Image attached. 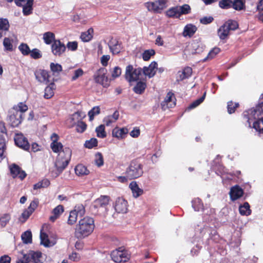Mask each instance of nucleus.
<instances>
[{
    "instance_id": "obj_1",
    "label": "nucleus",
    "mask_w": 263,
    "mask_h": 263,
    "mask_svg": "<svg viewBox=\"0 0 263 263\" xmlns=\"http://www.w3.org/2000/svg\"><path fill=\"white\" fill-rule=\"evenodd\" d=\"M243 117L248 126L254 128L260 137H263V102L255 108L243 112Z\"/></svg>"
},
{
    "instance_id": "obj_2",
    "label": "nucleus",
    "mask_w": 263,
    "mask_h": 263,
    "mask_svg": "<svg viewBox=\"0 0 263 263\" xmlns=\"http://www.w3.org/2000/svg\"><path fill=\"white\" fill-rule=\"evenodd\" d=\"M71 155V150L68 147H65L63 150V153L58 155L54 163L56 171L51 172L53 177L59 176L66 168L70 161Z\"/></svg>"
},
{
    "instance_id": "obj_3",
    "label": "nucleus",
    "mask_w": 263,
    "mask_h": 263,
    "mask_svg": "<svg viewBox=\"0 0 263 263\" xmlns=\"http://www.w3.org/2000/svg\"><path fill=\"white\" fill-rule=\"evenodd\" d=\"M95 228L94 220L89 217L81 219L75 229V236L79 239L84 238L89 236L93 232Z\"/></svg>"
},
{
    "instance_id": "obj_4",
    "label": "nucleus",
    "mask_w": 263,
    "mask_h": 263,
    "mask_svg": "<svg viewBox=\"0 0 263 263\" xmlns=\"http://www.w3.org/2000/svg\"><path fill=\"white\" fill-rule=\"evenodd\" d=\"M143 173V165L137 160H133L126 170V177L134 179L141 177Z\"/></svg>"
},
{
    "instance_id": "obj_5",
    "label": "nucleus",
    "mask_w": 263,
    "mask_h": 263,
    "mask_svg": "<svg viewBox=\"0 0 263 263\" xmlns=\"http://www.w3.org/2000/svg\"><path fill=\"white\" fill-rule=\"evenodd\" d=\"M238 27L237 22L233 20H228L225 22L218 30V35L220 40L226 39L231 31H234Z\"/></svg>"
},
{
    "instance_id": "obj_6",
    "label": "nucleus",
    "mask_w": 263,
    "mask_h": 263,
    "mask_svg": "<svg viewBox=\"0 0 263 263\" xmlns=\"http://www.w3.org/2000/svg\"><path fill=\"white\" fill-rule=\"evenodd\" d=\"M167 0H156L145 3L148 10L156 13H160L167 7Z\"/></svg>"
},
{
    "instance_id": "obj_7",
    "label": "nucleus",
    "mask_w": 263,
    "mask_h": 263,
    "mask_svg": "<svg viewBox=\"0 0 263 263\" xmlns=\"http://www.w3.org/2000/svg\"><path fill=\"white\" fill-rule=\"evenodd\" d=\"M141 73V68H134L133 65H129L126 67L125 78L129 83L136 82L139 79Z\"/></svg>"
},
{
    "instance_id": "obj_8",
    "label": "nucleus",
    "mask_w": 263,
    "mask_h": 263,
    "mask_svg": "<svg viewBox=\"0 0 263 263\" xmlns=\"http://www.w3.org/2000/svg\"><path fill=\"white\" fill-rule=\"evenodd\" d=\"M85 213V210L83 204H79L76 205L74 209L69 213L67 221L68 224L73 225L76 222L78 217L83 216Z\"/></svg>"
},
{
    "instance_id": "obj_9",
    "label": "nucleus",
    "mask_w": 263,
    "mask_h": 263,
    "mask_svg": "<svg viewBox=\"0 0 263 263\" xmlns=\"http://www.w3.org/2000/svg\"><path fill=\"white\" fill-rule=\"evenodd\" d=\"M110 256L112 260L116 262H125L128 259L126 251L122 248H119L112 251Z\"/></svg>"
},
{
    "instance_id": "obj_10",
    "label": "nucleus",
    "mask_w": 263,
    "mask_h": 263,
    "mask_svg": "<svg viewBox=\"0 0 263 263\" xmlns=\"http://www.w3.org/2000/svg\"><path fill=\"white\" fill-rule=\"evenodd\" d=\"M109 197L107 196H101L95 200L93 208L97 210V212L106 211V206L108 204Z\"/></svg>"
},
{
    "instance_id": "obj_11",
    "label": "nucleus",
    "mask_w": 263,
    "mask_h": 263,
    "mask_svg": "<svg viewBox=\"0 0 263 263\" xmlns=\"http://www.w3.org/2000/svg\"><path fill=\"white\" fill-rule=\"evenodd\" d=\"M41 256L40 252L30 251L28 254L24 255L23 259L18 261H23L25 263H42L40 260Z\"/></svg>"
},
{
    "instance_id": "obj_12",
    "label": "nucleus",
    "mask_w": 263,
    "mask_h": 263,
    "mask_svg": "<svg viewBox=\"0 0 263 263\" xmlns=\"http://www.w3.org/2000/svg\"><path fill=\"white\" fill-rule=\"evenodd\" d=\"M106 71L105 68H100L95 77L96 82L101 84L104 87H107L109 85L108 79L106 76Z\"/></svg>"
},
{
    "instance_id": "obj_13",
    "label": "nucleus",
    "mask_w": 263,
    "mask_h": 263,
    "mask_svg": "<svg viewBox=\"0 0 263 263\" xmlns=\"http://www.w3.org/2000/svg\"><path fill=\"white\" fill-rule=\"evenodd\" d=\"M51 51L53 55L61 57L65 51L66 47L59 40H54L51 45Z\"/></svg>"
},
{
    "instance_id": "obj_14",
    "label": "nucleus",
    "mask_w": 263,
    "mask_h": 263,
    "mask_svg": "<svg viewBox=\"0 0 263 263\" xmlns=\"http://www.w3.org/2000/svg\"><path fill=\"white\" fill-rule=\"evenodd\" d=\"M161 107L165 110L167 108H172L176 105V99L174 94L172 92H168L163 101L162 102Z\"/></svg>"
},
{
    "instance_id": "obj_15",
    "label": "nucleus",
    "mask_w": 263,
    "mask_h": 263,
    "mask_svg": "<svg viewBox=\"0 0 263 263\" xmlns=\"http://www.w3.org/2000/svg\"><path fill=\"white\" fill-rule=\"evenodd\" d=\"M9 169L11 175L13 178H18L21 180H23L26 177L27 175L25 171H22L21 168L15 164L10 165Z\"/></svg>"
},
{
    "instance_id": "obj_16",
    "label": "nucleus",
    "mask_w": 263,
    "mask_h": 263,
    "mask_svg": "<svg viewBox=\"0 0 263 263\" xmlns=\"http://www.w3.org/2000/svg\"><path fill=\"white\" fill-rule=\"evenodd\" d=\"M15 144L19 147L27 151L29 149L30 145L26 137L22 134H16L14 137Z\"/></svg>"
},
{
    "instance_id": "obj_17",
    "label": "nucleus",
    "mask_w": 263,
    "mask_h": 263,
    "mask_svg": "<svg viewBox=\"0 0 263 263\" xmlns=\"http://www.w3.org/2000/svg\"><path fill=\"white\" fill-rule=\"evenodd\" d=\"M157 69V62L153 61L148 66H144L142 69V72H143L144 76L151 78L155 75Z\"/></svg>"
},
{
    "instance_id": "obj_18",
    "label": "nucleus",
    "mask_w": 263,
    "mask_h": 263,
    "mask_svg": "<svg viewBox=\"0 0 263 263\" xmlns=\"http://www.w3.org/2000/svg\"><path fill=\"white\" fill-rule=\"evenodd\" d=\"M36 79L40 83L47 84L49 82V75L48 71L43 69H39L34 72Z\"/></svg>"
},
{
    "instance_id": "obj_19",
    "label": "nucleus",
    "mask_w": 263,
    "mask_h": 263,
    "mask_svg": "<svg viewBox=\"0 0 263 263\" xmlns=\"http://www.w3.org/2000/svg\"><path fill=\"white\" fill-rule=\"evenodd\" d=\"M229 194L231 200L235 201L242 196L243 191L239 185H236L231 188Z\"/></svg>"
},
{
    "instance_id": "obj_20",
    "label": "nucleus",
    "mask_w": 263,
    "mask_h": 263,
    "mask_svg": "<svg viewBox=\"0 0 263 263\" xmlns=\"http://www.w3.org/2000/svg\"><path fill=\"white\" fill-rule=\"evenodd\" d=\"M108 45L110 51L113 54H118L122 48L121 43L116 39L111 37L108 43Z\"/></svg>"
},
{
    "instance_id": "obj_21",
    "label": "nucleus",
    "mask_w": 263,
    "mask_h": 263,
    "mask_svg": "<svg viewBox=\"0 0 263 263\" xmlns=\"http://www.w3.org/2000/svg\"><path fill=\"white\" fill-rule=\"evenodd\" d=\"M115 209L118 213H125L127 211V202L122 198L117 199Z\"/></svg>"
},
{
    "instance_id": "obj_22",
    "label": "nucleus",
    "mask_w": 263,
    "mask_h": 263,
    "mask_svg": "<svg viewBox=\"0 0 263 263\" xmlns=\"http://www.w3.org/2000/svg\"><path fill=\"white\" fill-rule=\"evenodd\" d=\"M9 120L12 126H17L23 120L22 114L18 111L14 112L10 116Z\"/></svg>"
},
{
    "instance_id": "obj_23",
    "label": "nucleus",
    "mask_w": 263,
    "mask_h": 263,
    "mask_svg": "<svg viewBox=\"0 0 263 263\" xmlns=\"http://www.w3.org/2000/svg\"><path fill=\"white\" fill-rule=\"evenodd\" d=\"M40 239L41 244L45 247H52L56 243L55 240H50L48 235L45 233L43 232L42 230L40 233Z\"/></svg>"
},
{
    "instance_id": "obj_24",
    "label": "nucleus",
    "mask_w": 263,
    "mask_h": 263,
    "mask_svg": "<svg viewBox=\"0 0 263 263\" xmlns=\"http://www.w3.org/2000/svg\"><path fill=\"white\" fill-rule=\"evenodd\" d=\"M197 28L192 24H188L185 26L182 32L184 37H192L196 32Z\"/></svg>"
},
{
    "instance_id": "obj_25",
    "label": "nucleus",
    "mask_w": 263,
    "mask_h": 263,
    "mask_svg": "<svg viewBox=\"0 0 263 263\" xmlns=\"http://www.w3.org/2000/svg\"><path fill=\"white\" fill-rule=\"evenodd\" d=\"M127 133L128 130L127 128H120L118 127H116L112 129V137L117 138L118 139H122L124 138Z\"/></svg>"
},
{
    "instance_id": "obj_26",
    "label": "nucleus",
    "mask_w": 263,
    "mask_h": 263,
    "mask_svg": "<svg viewBox=\"0 0 263 263\" xmlns=\"http://www.w3.org/2000/svg\"><path fill=\"white\" fill-rule=\"evenodd\" d=\"M119 117V113L118 111H115L112 115L108 116L103 119V122L107 126L111 125L112 123L116 122Z\"/></svg>"
},
{
    "instance_id": "obj_27",
    "label": "nucleus",
    "mask_w": 263,
    "mask_h": 263,
    "mask_svg": "<svg viewBox=\"0 0 263 263\" xmlns=\"http://www.w3.org/2000/svg\"><path fill=\"white\" fill-rule=\"evenodd\" d=\"M9 28L8 21L6 18H0V38L6 34Z\"/></svg>"
},
{
    "instance_id": "obj_28",
    "label": "nucleus",
    "mask_w": 263,
    "mask_h": 263,
    "mask_svg": "<svg viewBox=\"0 0 263 263\" xmlns=\"http://www.w3.org/2000/svg\"><path fill=\"white\" fill-rule=\"evenodd\" d=\"M129 187L132 191L133 196L135 198H137L142 194L143 190L139 188L137 183L135 181H132L129 184Z\"/></svg>"
},
{
    "instance_id": "obj_29",
    "label": "nucleus",
    "mask_w": 263,
    "mask_h": 263,
    "mask_svg": "<svg viewBox=\"0 0 263 263\" xmlns=\"http://www.w3.org/2000/svg\"><path fill=\"white\" fill-rule=\"evenodd\" d=\"M64 212V208L62 205L56 206L52 211L53 215L51 216L49 219L51 221L54 222Z\"/></svg>"
},
{
    "instance_id": "obj_30",
    "label": "nucleus",
    "mask_w": 263,
    "mask_h": 263,
    "mask_svg": "<svg viewBox=\"0 0 263 263\" xmlns=\"http://www.w3.org/2000/svg\"><path fill=\"white\" fill-rule=\"evenodd\" d=\"M33 0H27V3L23 5V13L24 15H28L32 12Z\"/></svg>"
},
{
    "instance_id": "obj_31",
    "label": "nucleus",
    "mask_w": 263,
    "mask_h": 263,
    "mask_svg": "<svg viewBox=\"0 0 263 263\" xmlns=\"http://www.w3.org/2000/svg\"><path fill=\"white\" fill-rule=\"evenodd\" d=\"M166 15L171 18H179L180 15L177 6L169 8L165 12Z\"/></svg>"
},
{
    "instance_id": "obj_32",
    "label": "nucleus",
    "mask_w": 263,
    "mask_h": 263,
    "mask_svg": "<svg viewBox=\"0 0 263 263\" xmlns=\"http://www.w3.org/2000/svg\"><path fill=\"white\" fill-rule=\"evenodd\" d=\"M232 8L237 11H240L246 9L245 0H234Z\"/></svg>"
},
{
    "instance_id": "obj_33",
    "label": "nucleus",
    "mask_w": 263,
    "mask_h": 263,
    "mask_svg": "<svg viewBox=\"0 0 263 263\" xmlns=\"http://www.w3.org/2000/svg\"><path fill=\"white\" fill-rule=\"evenodd\" d=\"M76 174L78 176H83L88 175L89 171L86 167L82 164L77 165L74 168Z\"/></svg>"
},
{
    "instance_id": "obj_34",
    "label": "nucleus",
    "mask_w": 263,
    "mask_h": 263,
    "mask_svg": "<svg viewBox=\"0 0 263 263\" xmlns=\"http://www.w3.org/2000/svg\"><path fill=\"white\" fill-rule=\"evenodd\" d=\"M93 32V30L92 28H89L87 31L82 32L80 36L82 41L84 42L90 41L92 38Z\"/></svg>"
},
{
    "instance_id": "obj_35",
    "label": "nucleus",
    "mask_w": 263,
    "mask_h": 263,
    "mask_svg": "<svg viewBox=\"0 0 263 263\" xmlns=\"http://www.w3.org/2000/svg\"><path fill=\"white\" fill-rule=\"evenodd\" d=\"M239 213L242 215H249L251 213V210L250 209L249 204L246 202L243 205H241L239 208Z\"/></svg>"
},
{
    "instance_id": "obj_36",
    "label": "nucleus",
    "mask_w": 263,
    "mask_h": 263,
    "mask_svg": "<svg viewBox=\"0 0 263 263\" xmlns=\"http://www.w3.org/2000/svg\"><path fill=\"white\" fill-rule=\"evenodd\" d=\"M146 85L145 82H138L134 87L133 90L137 94H142L145 90Z\"/></svg>"
},
{
    "instance_id": "obj_37",
    "label": "nucleus",
    "mask_w": 263,
    "mask_h": 263,
    "mask_svg": "<svg viewBox=\"0 0 263 263\" xmlns=\"http://www.w3.org/2000/svg\"><path fill=\"white\" fill-rule=\"evenodd\" d=\"M193 72L192 68L191 67H185L182 70L181 74L180 75V79L183 80L190 78Z\"/></svg>"
},
{
    "instance_id": "obj_38",
    "label": "nucleus",
    "mask_w": 263,
    "mask_h": 263,
    "mask_svg": "<svg viewBox=\"0 0 263 263\" xmlns=\"http://www.w3.org/2000/svg\"><path fill=\"white\" fill-rule=\"evenodd\" d=\"M180 16L182 15H186L191 13V8L188 4H183L182 6H177Z\"/></svg>"
},
{
    "instance_id": "obj_39",
    "label": "nucleus",
    "mask_w": 263,
    "mask_h": 263,
    "mask_svg": "<svg viewBox=\"0 0 263 263\" xmlns=\"http://www.w3.org/2000/svg\"><path fill=\"white\" fill-rule=\"evenodd\" d=\"M54 84L51 83L45 89L44 97L46 99L51 98L54 95L53 88Z\"/></svg>"
},
{
    "instance_id": "obj_40",
    "label": "nucleus",
    "mask_w": 263,
    "mask_h": 263,
    "mask_svg": "<svg viewBox=\"0 0 263 263\" xmlns=\"http://www.w3.org/2000/svg\"><path fill=\"white\" fill-rule=\"evenodd\" d=\"M43 40L45 44L49 45L55 40L54 34L51 32H47L43 34Z\"/></svg>"
},
{
    "instance_id": "obj_41",
    "label": "nucleus",
    "mask_w": 263,
    "mask_h": 263,
    "mask_svg": "<svg viewBox=\"0 0 263 263\" xmlns=\"http://www.w3.org/2000/svg\"><path fill=\"white\" fill-rule=\"evenodd\" d=\"M11 219V215L8 213L2 214L0 216V226L4 228L9 223Z\"/></svg>"
},
{
    "instance_id": "obj_42",
    "label": "nucleus",
    "mask_w": 263,
    "mask_h": 263,
    "mask_svg": "<svg viewBox=\"0 0 263 263\" xmlns=\"http://www.w3.org/2000/svg\"><path fill=\"white\" fill-rule=\"evenodd\" d=\"M97 133V136L100 138H104L106 137L107 134L105 130V125L101 124L97 127L95 130Z\"/></svg>"
},
{
    "instance_id": "obj_43",
    "label": "nucleus",
    "mask_w": 263,
    "mask_h": 263,
    "mask_svg": "<svg viewBox=\"0 0 263 263\" xmlns=\"http://www.w3.org/2000/svg\"><path fill=\"white\" fill-rule=\"evenodd\" d=\"M192 207L196 211H199L203 209V204L200 199L197 198L192 200Z\"/></svg>"
},
{
    "instance_id": "obj_44",
    "label": "nucleus",
    "mask_w": 263,
    "mask_h": 263,
    "mask_svg": "<svg viewBox=\"0 0 263 263\" xmlns=\"http://www.w3.org/2000/svg\"><path fill=\"white\" fill-rule=\"evenodd\" d=\"M18 48L23 55L27 56L29 55L31 50L27 44L21 43L18 46Z\"/></svg>"
},
{
    "instance_id": "obj_45",
    "label": "nucleus",
    "mask_w": 263,
    "mask_h": 263,
    "mask_svg": "<svg viewBox=\"0 0 263 263\" xmlns=\"http://www.w3.org/2000/svg\"><path fill=\"white\" fill-rule=\"evenodd\" d=\"M22 239L25 243H30L32 242V234L30 231H26L22 235Z\"/></svg>"
},
{
    "instance_id": "obj_46",
    "label": "nucleus",
    "mask_w": 263,
    "mask_h": 263,
    "mask_svg": "<svg viewBox=\"0 0 263 263\" xmlns=\"http://www.w3.org/2000/svg\"><path fill=\"white\" fill-rule=\"evenodd\" d=\"M13 109L15 112L18 111L22 115L28 110V106L23 102H20L17 105L13 107Z\"/></svg>"
},
{
    "instance_id": "obj_47",
    "label": "nucleus",
    "mask_w": 263,
    "mask_h": 263,
    "mask_svg": "<svg viewBox=\"0 0 263 263\" xmlns=\"http://www.w3.org/2000/svg\"><path fill=\"white\" fill-rule=\"evenodd\" d=\"M220 49L219 48L215 47L212 49L208 53L206 57L203 60V62L208 60L213 59L218 53H219Z\"/></svg>"
},
{
    "instance_id": "obj_48",
    "label": "nucleus",
    "mask_w": 263,
    "mask_h": 263,
    "mask_svg": "<svg viewBox=\"0 0 263 263\" xmlns=\"http://www.w3.org/2000/svg\"><path fill=\"white\" fill-rule=\"evenodd\" d=\"M98 145V140L95 138H91L89 140H86L84 144L85 147L89 149L92 148Z\"/></svg>"
},
{
    "instance_id": "obj_49",
    "label": "nucleus",
    "mask_w": 263,
    "mask_h": 263,
    "mask_svg": "<svg viewBox=\"0 0 263 263\" xmlns=\"http://www.w3.org/2000/svg\"><path fill=\"white\" fill-rule=\"evenodd\" d=\"M233 1L232 0H221L219 2V6L222 9H228L232 8Z\"/></svg>"
},
{
    "instance_id": "obj_50",
    "label": "nucleus",
    "mask_w": 263,
    "mask_h": 263,
    "mask_svg": "<svg viewBox=\"0 0 263 263\" xmlns=\"http://www.w3.org/2000/svg\"><path fill=\"white\" fill-rule=\"evenodd\" d=\"M51 148L54 153H59L63 149V145L61 142L54 141L51 143Z\"/></svg>"
},
{
    "instance_id": "obj_51",
    "label": "nucleus",
    "mask_w": 263,
    "mask_h": 263,
    "mask_svg": "<svg viewBox=\"0 0 263 263\" xmlns=\"http://www.w3.org/2000/svg\"><path fill=\"white\" fill-rule=\"evenodd\" d=\"M3 45L6 50L12 51V40L8 37H5L3 41Z\"/></svg>"
},
{
    "instance_id": "obj_52",
    "label": "nucleus",
    "mask_w": 263,
    "mask_h": 263,
    "mask_svg": "<svg viewBox=\"0 0 263 263\" xmlns=\"http://www.w3.org/2000/svg\"><path fill=\"white\" fill-rule=\"evenodd\" d=\"M85 115L84 112L81 111H78L72 114L71 116V119L74 122H80V121L82 120L84 117Z\"/></svg>"
},
{
    "instance_id": "obj_53",
    "label": "nucleus",
    "mask_w": 263,
    "mask_h": 263,
    "mask_svg": "<svg viewBox=\"0 0 263 263\" xmlns=\"http://www.w3.org/2000/svg\"><path fill=\"white\" fill-rule=\"evenodd\" d=\"M5 149V139L2 135H0V162L4 158V153Z\"/></svg>"
},
{
    "instance_id": "obj_54",
    "label": "nucleus",
    "mask_w": 263,
    "mask_h": 263,
    "mask_svg": "<svg viewBox=\"0 0 263 263\" xmlns=\"http://www.w3.org/2000/svg\"><path fill=\"white\" fill-rule=\"evenodd\" d=\"M29 55L30 57L33 59H38L42 57V53L40 50L37 48H34L31 50Z\"/></svg>"
},
{
    "instance_id": "obj_55",
    "label": "nucleus",
    "mask_w": 263,
    "mask_h": 263,
    "mask_svg": "<svg viewBox=\"0 0 263 263\" xmlns=\"http://www.w3.org/2000/svg\"><path fill=\"white\" fill-rule=\"evenodd\" d=\"M155 51L153 49L146 50L144 51L142 54V58L144 61H147L149 60L152 55H154Z\"/></svg>"
},
{
    "instance_id": "obj_56",
    "label": "nucleus",
    "mask_w": 263,
    "mask_h": 263,
    "mask_svg": "<svg viewBox=\"0 0 263 263\" xmlns=\"http://www.w3.org/2000/svg\"><path fill=\"white\" fill-rule=\"evenodd\" d=\"M100 113V108L99 106H95L93 107L89 112L88 116L89 120L92 121L93 120L94 116L98 115Z\"/></svg>"
},
{
    "instance_id": "obj_57",
    "label": "nucleus",
    "mask_w": 263,
    "mask_h": 263,
    "mask_svg": "<svg viewBox=\"0 0 263 263\" xmlns=\"http://www.w3.org/2000/svg\"><path fill=\"white\" fill-rule=\"evenodd\" d=\"M95 163L98 166H101L103 165V157L101 153L98 152L95 155Z\"/></svg>"
},
{
    "instance_id": "obj_58",
    "label": "nucleus",
    "mask_w": 263,
    "mask_h": 263,
    "mask_svg": "<svg viewBox=\"0 0 263 263\" xmlns=\"http://www.w3.org/2000/svg\"><path fill=\"white\" fill-rule=\"evenodd\" d=\"M205 93L204 94V95L202 97H200L199 99L194 101L192 103H191L189 105V106L188 107V108L190 109H193V108L196 107L197 106H198L200 103H201L203 101V100L205 98Z\"/></svg>"
},
{
    "instance_id": "obj_59",
    "label": "nucleus",
    "mask_w": 263,
    "mask_h": 263,
    "mask_svg": "<svg viewBox=\"0 0 263 263\" xmlns=\"http://www.w3.org/2000/svg\"><path fill=\"white\" fill-rule=\"evenodd\" d=\"M50 69L53 73H59L62 70V67L59 64L51 63L50 65Z\"/></svg>"
},
{
    "instance_id": "obj_60",
    "label": "nucleus",
    "mask_w": 263,
    "mask_h": 263,
    "mask_svg": "<svg viewBox=\"0 0 263 263\" xmlns=\"http://www.w3.org/2000/svg\"><path fill=\"white\" fill-rule=\"evenodd\" d=\"M238 103H235L234 104L232 101H230L228 103L227 108L228 111L230 114H231L235 111V108L238 107Z\"/></svg>"
},
{
    "instance_id": "obj_61",
    "label": "nucleus",
    "mask_w": 263,
    "mask_h": 263,
    "mask_svg": "<svg viewBox=\"0 0 263 263\" xmlns=\"http://www.w3.org/2000/svg\"><path fill=\"white\" fill-rule=\"evenodd\" d=\"M86 127L87 125L84 122L82 121L79 122L76 126V130L78 133H82L86 130Z\"/></svg>"
},
{
    "instance_id": "obj_62",
    "label": "nucleus",
    "mask_w": 263,
    "mask_h": 263,
    "mask_svg": "<svg viewBox=\"0 0 263 263\" xmlns=\"http://www.w3.org/2000/svg\"><path fill=\"white\" fill-rule=\"evenodd\" d=\"M38 204H39L38 200L36 199H35L31 202L29 206H28V208L27 210H28V211H29L31 213H32L34 211L35 209L37 208Z\"/></svg>"
},
{
    "instance_id": "obj_63",
    "label": "nucleus",
    "mask_w": 263,
    "mask_h": 263,
    "mask_svg": "<svg viewBox=\"0 0 263 263\" xmlns=\"http://www.w3.org/2000/svg\"><path fill=\"white\" fill-rule=\"evenodd\" d=\"M31 214L32 213L26 209L22 214L19 220L22 222H25Z\"/></svg>"
},
{
    "instance_id": "obj_64",
    "label": "nucleus",
    "mask_w": 263,
    "mask_h": 263,
    "mask_svg": "<svg viewBox=\"0 0 263 263\" xmlns=\"http://www.w3.org/2000/svg\"><path fill=\"white\" fill-rule=\"evenodd\" d=\"M66 47L68 50L74 51L78 49V42L76 41L68 42Z\"/></svg>"
}]
</instances>
